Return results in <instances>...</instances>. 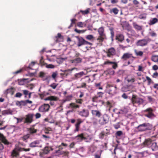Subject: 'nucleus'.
<instances>
[{
    "label": "nucleus",
    "instance_id": "1",
    "mask_svg": "<svg viewBox=\"0 0 158 158\" xmlns=\"http://www.w3.org/2000/svg\"><path fill=\"white\" fill-rule=\"evenodd\" d=\"M98 31L99 35L97 38L96 40L98 42V44L102 45L104 40L106 39V35L104 33V27H99L98 29Z\"/></svg>",
    "mask_w": 158,
    "mask_h": 158
},
{
    "label": "nucleus",
    "instance_id": "2",
    "mask_svg": "<svg viewBox=\"0 0 158 158\" xmlns=\"http://www.w3.org/2000/svg\"><path fill=\"white\" fill-rule=\"evenodd\" d=\"M117 87L116 85L107 84L106 86V92L112 96L117 93Z\"/></svg>",
    "mask_w": 158,
    "mask_h": 158
},
{
    "label": "nucleus",
    "instance_id": "3",
    "mask_svg": "<svg viewBox=\"0 0 158 158\" xmlns=\"http://www.w3.org/2000/svg\"><path fill=\"white\" fill-rule=\"evenodd\" d=\"M152 125L147 123H144L142 124H140L137 127V129L139 132L150 130H152Z\"/></svg>",
    "mask_w": 158,
    "mask_h": 158
},
{
    "label": "nucleus",
    "instance_id": "4",
    "mask_svg": "<svg viewBox=\"0 0 158 158\" xmlns=\"http://www.w3.org/2000/svg\"><path fill=\"white\" fill-rule=\"evenodd\" d=\"M144 145L149 148H151L153 151L158 150V146L156 142H152L151 139H146L143 142Z\"/></svg>",
    "mask_w": 158,
    "mask_h": 158
},
{
    "label": "nucleus",
    "instance_id": "5",
    "mask_svg": "<svg viewBox=\"0 0 158 158\" xmlns=\"http://www.w3.org/2000/svg\"><path fill=\"white\" fill-rule=\"evenodd\" d=\"M104 94V93L102 92H98L97 94L92 98V101L93 102L98 103L101 102L102 104H104V101L102 100Z\"/></svg>",
    "mask_w": 158,
    "mask_h": 158
},
{
    "label": "nucleus",
    "instance_id": "6",
    "mask_svg": "<svg viewBox=\"0 0 158 158\" xmlns=\"http://www.w3.org/2000/svg\"><path fill=\"white\" fill-rule=\"evenodd\" d=\"M98 121L99 124L101 125H104L108 123L109 117L107 114H104L102 115Z\"/></svg>",
    "mask_w": 158,
    "mask_h": 158
},
{
    "label": "nucleus",
    "instance_id": "7",
    "mask_svg": "<svg viewBox=\"0 0 158 158\" xmlns=\"http://www.w3.org/2000/svg\"><path fill=\"white\" fill-rule=\"evenodd\" d=\"M131 100V102L133 105L137 103L139 105H140L142 104L143 102V99L134 94L132 95Z\"/></svg>",
    "mask_w": 158,
    "mask_h": 158
},
{
    "label": "nucleus",
    "instance_id": "8",
    "mask_svg": "<svg viewBox=\"0 0 158 158\" xmlns=\"http://www.w3.org/2000/svg\"><path fill=\"white\" fill-rule=\"evenodd\" d=\"M143 112L144 113V116L149 118L152 119L155 117V114L153 112V110L151 108H147Z\"/></svg>",
    "mask_w": 158,
    "mask_h": 158
},
{
    "label": "nucleus",
    "instance_id": "9",
    "mask_svg": "<svg viewBox=\"0 0 158 158\" xmlns=\"http://www.w3.org/2000/svg\"><path fill=\"white\" fill-rule=\"evenodd\" d=\"M34 116V114L32 113H29L26 115L25 117L24 118V123L27 124L31 123L33 121Z\"/></svg>",
    "mask_w": 158,
    "mask_h": 158
},
{
    "label": "nucleus",
    "instance_id": "10",
    "mask_svg": "<svg viewBox=\"0 0 158 158\" xmlns=\"http://www.w3.org/2000/svg\"><path fill=\"white\" fill-rule=\"evenodd\" d=\"M50 108V106L48 104H44L39 107L38 110L40 112H48Z\"/></svg>",
    "mask_w": 158,
    "mask_h": 158
},
{
    "label": "nucleus",
    "instance_id": "11",
    "mask_svg": "<svg viewBox=\"0 0 158 158\" xmlns=\"http://www.w3.org/2000/svg\"><path fill=\"white\" fill-rule=\"evenodd\" d=\"M59 99L58 97L54 96H50L44 98L45 101H50V104L51 106H53L54 104V101H57Z\"/></svg>",
    "mask_w": 158,
    "mask_h": 158
},
{
    "label": "nucleus",
    "instance_id": "12",
    "mask_svg": "<svg viewBox=\"0 0 158 158\" xmlns=\"http://www.w3.org/2000/svg\"><path fill=\"white\" fill-rule=\"evenodd\" d=\"M148 42V39H144L138 40L136 44L137 46L143 47L147 45Z\"/></svg>",
    "mask_w": 158,
    "mask_h": 158
},
{
    "label": "nucleus",
    "instance_id": "13",
    "mask_svg": "<svg viewBox=\"0 0 158 158\" xmlns=\"http://www.w3.org/2000/svg\"><path fill=\"white\" fill-rule=\"evenodd\" d=\"M112 64V68L115 69L118 67V64L117 62L110 61L109 60H107L104 62L103 65H111Z\"/></svg>",
    "mask_w": 158,
    "mask_h": 158
},
{
    "label": "nucleus",
    "instance_id": "14",
    "mask_svg": "<svg viewBox=\"0 0 158 158\" xmlns=\"http://www.w3.org/2000/svg\"><path fill=\"white\" fill-rule=\"evenodd\" d=\"M106 53L108 57H110L115 54L116 51L114 48L111 47L107 50Z\"/></svg>",
    "mask_w": 158,
    "mask_h": 158
},
{
    "label": "nucleus",
    "instance_id": "15",
    "mask_svg": "<svg viewBox=\"0 0 158 158\" xmlns=\"http://www.w3.org/2000/svg\"><path fill=\"white\" fill-rule=\"evenodd\" d=\"M91 114L93 117L100 118L102 115L100 110H92Z\"/></svg>",
    "mask_w": 158,
    "mask_h": 158
},
{
    "label": "nucleus",
    "instance_id": "16",
    "mask_svg": "<svg viewBox=\"0 0 158 158\" xmlns=\"http://www.w3.org/2000/svg\"><path fill=\"white\" fill-rule=\"evenodd\" d=\"M110 134V131L108 129H106L105 130H104L101 132L99 134V138L101 139L104 138V136H107Z\"/></svg>",
    "mask_w": 158,
    "mask_h": 158
},
{
    "label": "nucleus",
    "instance_id": "17",
    "mask_svg": "<svg viewBox=\"0 0 158 158\" xmlns=\"http://www.w3.org/2000/svg\"><path fill=\"white\" fill-rule=\"evenodd\" d=\"M78 40L77 44V46L79 47L84 45H85V40L82 37H76Z\"/></svg>",
    "mask_w": 158,
    "mask_h": 158
},
{
    "label": "nucleus",
    "instance_id": "18",
    "mask_svg": "<svg viewBox=\"0 0 158 158\" xmlns=\"http://www.w3.org/2000/svg\"><path fill=\"white\" fill-rule=\"evenodd\" d=\"M132 57L134 59L135 58V57L132 56V54L129 53H126L123 54V56L121 57V59L124 60H126Z\"/></svg>",
    "mask_w": 158,
    "mask_h": 158
},
{
    "label": "nucleus",
    "instance_id": "19",
    "mask_svg": "<svg viewBox=\"0 0 158 158\" xmlns=\"http://www.w3.org/2000/svg\"><path fill=\"white\" fill-rule=\"evenodd\" d=\"M89 112L88 110L83 109L79 112V114L82 117H87L89 115Z\"/></svg>",
    "mask_w": 158,
    "mask_h": 158
},
{
    "label": "nucleus",
    "instance_id": "20",
    "mask_svg": "<svg viewBox=\"0 0 158 158\" xmlns=\"http://www.w3.org/2000/svg\"><path fill=\"white\" fill-rule=\"evenodd\" d=\"M40 142L39 140H35L29 144V147L31 148L35 147H41V145H40Z\"/></svg>",
    "mask_w": 158,
    "mask_h": 158
},
{
    "label": "nucleus",
    "instance_id": "21",
    "mask_svg": "<svg viewBox=\"0 0 158 158\" xmlns=\"http://www.w3.org/2000/svg\"><path fill=\"white\" fill-rule=\"evenodd\" d=\"M124 39L123 35L121 34H118L116 35L115 40L120 42H122Z\"/></svg>",
    "mask_w": 158,
    "mask_h": 158
},
{
    "label": "nucleus",
    "instance_id": "22",
    "mask_svg": "<svg viewBox=\"0 0 158 158\" xmlns=\"http://www.w3.org/2000/svg\"><path fill=\"white\" fill-rule=\"evenodd\" d=\"M77 140L79 142H81L83 140L86 139V138L85 137L84 133H82L79 134L75 137Z\"/></svg>",
    "mask_w": 158,
    "mask_h": 158
},
{
    "label": "nucleus",
    "instance_id": "23",
    "mask_svg": "<svg viewBox=\"0 0 158 158\" xmlns=\"http://www.w3.org/2000/svg\"><path fill=\"white\" fill-rule=\"evenodd\" d=\"M90 21V19H87L84 23L82 22H79L77 23V25L78 27H82L83 26L86 27L88 25L87 23Z\"/></svg>",
    "mask_w": 158,
    "mask_h": 158
},
{
    "label": "nucleus",
    "instance_id": "24",
    "mask_svg": "<svg viewBox=\"0 0 158 158\" xmlns=\"http://www.w3.org/2000/svg\"><path fill=\"white\" fill-rule=\"evenodd\" d=\"M18 148H15L13 149L11 152V156L13 157H17L19 155V151L18 150Z\"/></svg>",
    "mask_w": 158,
    "mask_h": 158
},
{
    "label": "nucleus",
    "instance_id": "25",
    "mask_svg": "<svg viewBox=\"0 0 158 158\" xmlns=\"http://www.w3.org/2000/svg\"><path fill=\"white\" fill-rule=\"evenodd\" d=\"M132 25L134 28L137 31H140L142 29V26L139 25L135 22H133L132 23Z\"/></svg>",
    "mask_w": 158,
    "mask_h": 158
},
{
    "label": "nucleus",
    "instance_id": "26",
    "mask_svg": "<svg viewBox=\"0 0 158 158\" xmlns=\"http://www.w3.org/2000/svg\"><path fill=\"white\" fill-rule=\"evenodd\" d=\"M89 10H90V9L89 8H88L86 10H80L79 12H78V13L76 14L75 15L74 17H76L77 15H79V14H80V12L83 15L87 14L89 12Z\"/></svg>",
    "mask_w": 158,
    "mask_h": 158
},
{
    "label": "nucleus",
    "instance_id": "27",
    "mask_svg": "<svg viewBox=\"0 0 158 158\" xmlns=\"http://www.w3.org/2000/svg\"><path fill=\"white\" fill-rule=\"evenodd\" d=\"M15 89L14 88L11 87L10 88L7 89L6 90V94H10L11 95H13Z\"/></svg>",
    "mask_w": 158,
    "mask_h": 158
},
{
    "label": "nucleus",
    "instance_id": "28",
    "mask_svg": "<svg viewBox=\"0 0 158 158\" xmlns=\"http://www.w3.org/2000/svg\"><path fill=\"white\" fill-rule=\"evenodd\" d=\"M85 74L84 72L82 71L79 73H76L75 74L74 76L76 79H77L78 78L81 77Z\"/></svg>",
    "mask_w": 158,
    "mask_h": 158
},
{
    "label": "nucleus",
    "instance_id": "29",
    "mask_svg": "<svg viewBox=\"0 0 158 158\" xmlns=\"http://www.w3.org/2000/svg\"><path fill=\"white\" fill-rule=\"evenodd\" d=\"M63 37L61 35L60 33H58L57 34V36H55V38H54V40H55V42L56 43H57L60 41L59 40V39L63 40Z\"/></svg>",
    "mask_w": 158,
    "mask_h": 158
},
{
    "label": "nucleus",
    "instance_id": "30",
    "mask_svg": "<svg viewBox=\"0 0 158 158\" xmlns=\"http://www.w3.org/2000/svg\"><path fill=\"white\" fill-rule=\"evenodd\" d=\"M50 94V93L48 92L44 91L41 94H39V95L41 99H44V98Z\"/></svg>",
    "mask_w": 158,
    "mask_h": 158
},
{
    "label": "nucleus",
    "instance_id": "31",
    "mask_svg": "<svg viewBox=\"0 0 158 158\" xmlns=\"http://www.w3.org/2000/svg\"><path fill=\"white\" fill-rule=\"evenodd\" d=\"M30 137V134H27L24 135L21 137L20 139L25 142H27V139Z\"/></svg>",
    "mask_w": 158,
    "mask_h": 158
},
{
    "label": "nucleus",
    "instance_id": "32",
    "mask_svg": "<svg viewBox=\"0 0 158 158\" xmlns=\"http://www.w3.org/2000/svg\"><path fill=\"white\" fill-rule=\"evenodd\" d=\"M82 59L80 57L75 58L73 60H71L72 63H78L81 62Z\"/></svg>",
    "mask_w": 158,
    "mask_h": 158
},
{
    "label": "nucleus",
    "instance_id": "33",
    "mask_svg": "<svg viewBox=\"0 0 158 158\" xmlns=\"http://www.w3.org/2000/svg\"><path fill=\"white\" fill-rule=\"evenodd\" d=\"M119 11L116 8H112L110 10V13H113L115 15H117Z\"/></svg>",
    "mask_w": 158,
    "mask_h": 158
},
{
    "label": "nucleus",
    "instance_id": "34",
    "mask_svg": "<svg viewBox=\"0 0 158 158\" xmlns=\"http://www.w3.org/2000/svg\"><path fill=\"white\" fill-rule=\"evenodd\" d=\"M69 107L73 108H79L80 106L79 105L76 104L75 103H71L69 105Z\"/></svg>",
    "mask_w": 158,
    "mask_h": 158
},
{
    "label": "nucleus",
    "instance_id": "35",
    "mask_svg": "<svg viewBox=\"0 0 158 158\" xmlns=\"http://www.w3.org/2000/svg\"><path fill=\"white\" fill-rule=\"evenodd\" d=\"M22 105L26 106L27 103L31 104L32 102L31 101L27 100L25 101H21Z\"/></svg>",
    "mask_w": 158,
    "mask_h": 158
},
{
    "label": "nucleus",
    "instance_id": "36",
    "mask_svg": "<svg viewBox=\"0 0 158 158\" xmlns=\"http://www.w3.org/2000/svg\"><path fill=\"white\" fill-rule=\"evenodd\" d=\"M134 51L136 56H142L143 55V52L142 51H138L136 50L135 49L134 50Z\"/></svg>",
    "mask_w": 158,
    "mask_h": 158
},
{
    "label": "nucleus",
    "instance_id": "37",
    "mask_svg": "<svg viewBox=\"0 0 158 158\" xmlns=\"http://www.w3.org/2000/svg\"><path fill=\"white\" fill-rule=\"evenodd\" d=\"M112 68H109L108 69L106 72L109 74L113 75L114 73V71L113 70Z\"/></svg>",
    "mask_w": 158,
    "mask_h": 158
},
{
    "label": "nucleus",
    "instance_id": "38",
    "mask_svg": "<svg viewBox=\"0 0 158 158\" xmlns=\"http://www.w3.org/2000/svg\"><path fill=\"white\" fill-rule=\"evenodd\" d=\"M28 130L29 132V134H33L36 133L37 131V130L34 129V128H29L28 129Z\"/></svg>",
    "mask_w": 158,
    "mask_h": 158
},
{
    "label": "nucleus",
    "instance_id": "39",
    "mask_svg": "<svg viewBox=\"0 0 158 158\" xmlns=\"http://www.w3.org/2000/svg\"><path fill=\"white\" fill-rule=\"evenodd\" d=\"M51 148L48 147H46L44 148L43 150V153L44 154H47L50 151Z\"/></svg>",
    "mask_w": 158,
    "mask_h": 158
},
{
    "label": "nucleus",
    "instance_id": "40",
    "mask_svg": "<svg viewBox=\"0 0 158 158\" xmlns=\"http://www.w3.org/2000/svg\"><path fill=\"white\" fill-rule=\"evenodd\" d=\"M158 21V19L156 18H153L150 21L149 24L150 25H153L156 23Z\"/></svg>",
    "mask_w": 158,
    "mask_h": 158
},
{
    "label": "nucleus",
    "instance_id": "41",
    "mask_svg": "<svg viewBox=\"0 0 158 158\" xmlns=\"http://www.w3.org/2000/svg\"><path fill=\"white\" fill-rule=\"evenodd\" d=\"M151 60L155 62H158V56L155 55H153L152 57Z\"/></svg>",
    "mask_w": 158,
    "mask_h": 158
},
{
    "label": "nucleus",
    "instance_id": "42",
    "mask_svg": "<svg viewBox=\"0 0 158 158\" xmlns=\"http://www.w3.org/2000/svg\"><path fill=\"white\" fill-rule=\"evenodd\" d=\"M75 68H74L72 69H67V70H65L64 71V75H65L66 76L68 75L69 74V73L70 72V73H71L72 71L74 70V69H75Z\"/></svg>",
    "mask_w": 158,
    "mask_h": 158
},
{
    "label": "nucleus",
    "instance_id": "43",
    "mask_svg": "<svg viewBox=\"0 0 158 158\" xmlns=\"http://www.w3.org/2000/svg\"><path fill=\"white\" fill-rule=\"evenodd\" d=\"M18 150L20 152H28L30 150V148H18Z\"/></svg>",
    "mask_w": 158,
    "mask_h": 158
},
{
    "label": "nucleus",
    "instance_id": "44",
    "mask_svg": "<svg viewBox=\"0 0 158 158\" xmlns=\"http://www.w3.org/2000/svg\"><path fill=\"white\" fill-rule=\"evenodd\" d=\"M12 111L10 110H3L2 112V114H11Z\"/></svg>",
    "mask_w": 158,
    "mask_h": 158
},
{
    "label": "nucleus",
    "instance_id": "45",
    "mask_svg": "<svg viewBox=\"0 0 158 158\" xmlns=\"http://www.w3.org/2000/svg\"><path fill=\"white\" fill-rule=\"evenodd\" d=\"M77 20L76 19H71V23L70 25L68 27V28L69 29L71 27L73 26V24H75Z\"/></svg>",
    "mask_w": 158,
    "mask_h": 158
},
{
    "label": "nucleus",
    "instance_id": "46",
    "mask_svg": "<svg viewBox=\"0 0 158 158\" xmlns=\"http://www.w3.org/2000/svg\"><path fill=\"white\" fill-rule=\"evenodd\" d=\"M86 39L89 40H94V37L92 35H89L86 36Z\"/></svg>",
    "mask_w": 158,
    "mask_h": 158
},
{
    "label": "nucleus",
    "instance_id": "47",
    "mask_svg": "<svg viewBox=\"0 0 158 158\" xmlns=\"http://www.w3.org/2000/svg\"><path fill=\"white\" fill-rule=\"evenodd\" d=\"M2 142L5 145H8L9 144V142L6 139L5 137H4L1 140Z\"/></svg>",
    "mask_w": 158,
    "mask_h": 158
},
{
    "label": "nucleus",
    "instance_id": "48",
    "mask_svg": "<svg viewBox=\"0 0 158 158\" xmlns=\"http://www.w3.org/2000/svg\"><path fill=\"white\" fill-rule=\"evenodd\" d=\"M110 31L111 38L112 39V40H113V39L114 35V31L113 28H110Z\"/></svg>",
    "mask_w": 158,
    "mask_h": 158
},
{
    "label": "nucleus",
    "instance_id": "49",
    "mask_svg": "<svg viewBox=\"0 0 158 158\" xmlns=\"http://www.w3.org/2000/svg\"><path fill=\"white\" fill-rule=\"evenodd\" d=\"M86 84L85 82H82L81 83V85L80 86H77V88H86Z\"/></svg>",
    "mask_w": 158,
    "mask_h": 158
},
{
    "label": "nucleus",
    "instance_id": "50",
    "mask_svg": "<svg viewBox=\"0 0 158 158\" xmlns=\"http://www.w3.org/2000/svg\"><path fill=\"white\" fill-rule=\"evenodd\" d=\"M101 83L100 82L99 83H95V87H97L98 89H102L103 88L101 86Z\"/></svg>",
    "mask_w": 158,
    "mask_h": 158
},
{
    "label": "nucleus",
    "instance_id": "51",
    "mask_svg": "<svg viewBox=\"0 0 158 158\" xmlns=\"http://www.w3.org/2000/svg\"><path fill=\"white\" fill-rule=\"evenodd\" d=\"M50 131H52V128L50 127L46 128L44 130V132L46 134H50Z\"/></svg>",
    "mask_w": 158,
    "mask_h": 158
},
{
    "label": "nucleus",
    "instance_id": "52",
    "mask_svg": "<svg viewBox=\"0 0 158 158\" xmlns=\"http://www.w3.org/2000/svg\"><path fill=\"white\" fill-rule=\"evenodd\" d=\"M85 30H79L77 28H75L74 29V31L79 34L84 33L85 32Z\"/></svg>",
    "mask_w": 158,
    "mask_h": 158
},
{
    "label": "nucleus",
    "instance_id": "53",
    "mask_svg": "<svg viewBox=\"0 0 158 158\" xmlns=\"http://www.w3.org/2000/svg\"><path fill=\"white\" fill-rule=\"evenodd\" d=\"M35 64V62L34 61L32 62L31 63H30L28 67H27V68H29V69H33L32 68V67L33 66H34Z\"/></svg>",
    "mask_w": 158,
    "mask_h": 158
},
{
    "label": "nucleus",
    "instance_id": "54",
    "mask_svg": "<svg viewBox=\"0 0 158 158\" xmlns=\"http://www.w3.org/2000/svg\"><path fill=\"white\" fill-rule=\"evenodd\" d=\"M58 84L53 83L50 85V86L52 87L53 89H55L58 86Z\"/></svg>",
    "mask_w": 158,
    "mask_h": 158
},
{
    "label": "nucleus",
    "instance_id": "55",
    "mask_svg": "<svg viewBox=\"0 0 158 158\" xmlns=\"http://www.w3.org/2000/svg\"><path fill=\"white\" fill-rule=\"evenodd\" d=\"M146 79L148 81V85H150L151 83H153V82L152 81L151 79L149 77H148V76H146Z\"/></svg>",
    "mask_w": 158,
    "mask_h": 158
},
{
    "label": "nucleus",
    "instance_id": "56",
    "mask_svg": "<svg viewBox=\"0 0 158 158\" xmlns=\"http://www.w3.org/2000/svg\"><path fill=\"white\" fill-rule=\"evenodd\" d=\"M46 65V68L48 69H53L55 68V66L54 65L52 64H45Z\"/></svg>",
    "mask_w": 158,
    "mask_h": 158
},
{
    "label": "nucleus",
    "instance_id": "57",
    "mask_svg": "<svg viewBox=\"0 0 158 158\" xmlns=\"http://www.w3.org/2000/svg\"><path fill=\"white\" fill-rule=\"evenodd\" d=\"M75 129H74V132H77L79 131L80 126L76 124L75 125Z\"/></svg>",
    "mask_w": 158,
    "mask_h": 158
},
{
    "label": "nucleus",
    "instance_id": "58",
    "mask_svg": "<svg viewBox=\"0 0 158 158\" xmlns=\"http://www.w3.org/2000/svg\"><path fill=\"white\" fill-rule=\"evenodd\" d=\"M69 152L68 151H63L61 153V154L63 155L64 156H68Z\"/></svg>",
    "mask_w": 158,
    "mask_h": 158
},
{
    "label": "nucleus",
    "instance_id": "59",
    "mask_svg": "<svg viewBox=\"0 0 158 158\" xmlns=\"http://www.w3.org/2000/svg\"><path fill=\"white\" fill-rule=\"evenodd\" d=\"M150 35L152 37H156L157 36L156 34L154 31H152L149 33Z\"/></svg>",
    "mask_w": 158,
    "mask_h": 158
},
{
    "label": "nucleus",
    "instance_id": "60",
    "mask_svg": "<svg viewBox=\"0 0 158 158\" xmlns=\"http://www.w3.org/2000/svg\"><path fill=\"white\" fill-rule=\"evenodd\" d=\"M124 73V71L123 70H120L117 72L118 74L120 75H123Z\"/></svg>",
    "mask_w": 158,
    "mask_h": 158
},
{
    "label": "nucleus",
    "instance_id": "61",
    "mask_svg": "<svg viewBox=\"0 0 158 158\" xmlns=\"http://www.w3.org/2000/svg\"><path fill=\"white\" fill-rule=\"evenodd\" d=\"M83 100L82 99H78L76 100V103L79 104H81Z\"/></svg>",
    "mask_w": 158,
    "mask_h": 158
},
{
    "label": "nucleus",
    "instance_id": "62",
    "mask_svg": "<svg viewBox=\"0 0 158 158\" xmlns=\"http://www.w3.org/2000/svg\"><path fill=\"white\" fill-rule=\"evenodd\" d=\"M91 21L90 20V21L89 22V23H87L88 25H87L88 26L87 27L89 30H91L92 28L93 27V25L92 24H90L89 23Z\"/></svg>",
    "mask_w": 158,
    "mask_h": 158
},
{
    "label": "nucleus",
    "instance_id": "63",
    "mask_svg": "<svg viewBox=\"0 0 158 158\" xmlns=\"http://www.w3.org/2000/svg\"><path fill=\"white\" fill-rule=\"evenodd\" d=\"M123 133L121 131H117L116 133V135L117 136H120L122 135Z\"/></svg>",
    "mask_w": 158,
    "mask_h": 158
},
{
    "label": "nucleus",
    "instance_id": "64",
    "mask_svg": "<svg viewBox=\"0 0 158 158\" xmlns=\"http://www.w3.org/2000/svg\"><path fill=\"white\" fill-rule=\"evenodd\" d=\"M22 95V94L21 93L18 92L16 94L15 96L17 98H20Z\"/></svg>",
    "mask_w": 158,
    "mask_h": 158
}]
</instances>
